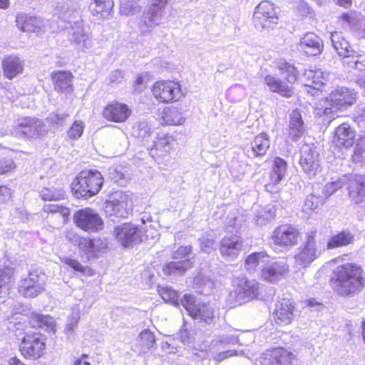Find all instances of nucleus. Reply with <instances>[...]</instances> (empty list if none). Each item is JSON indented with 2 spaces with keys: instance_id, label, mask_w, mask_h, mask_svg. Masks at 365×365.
Wrapping results in <instances>:
<instances>
[{
  "instance_id": "aec40b11",
  "label": "nucleus",
  "mask_w": 365,
  "mask_h": 365,
  "mask_svg": "<svg viewBox=\"0 0 365 365\" xmlns=\"http://www.w3.org/2000/svg\"><path fill=\"white\" fill-rule=\"evenodd\" d=\"M66 238L73 245L78 246L82 252L87 255L88 259L91 257H94L98 252L104 247L103 242L98 238L81 237L72 232L67 233Z\"/></svg>"
},
{
  "instance_id": "864d4df0",
  "label": "nucleus",
  "mask_w": 365,
  "mask_h": 365,
  "mask_svg": "<svg viewBox=\"0 0 365 365\" xmlns=\"http://www.w3.org/2000/svg\"><path fill=\"white\" fill-rule=\"evenodd\" d=\"M43 209V211L47 213L59 214L62 223L66 222V219L70 214V211L67 207L60 206L57 204L45 205Z\"/></svg>"
},
{
  "instance_id": "c756f323",
  "label": "nucleus",
  "mask_w": 365,
  "mask_h": 365,
  "mask_svg": "<svg viewBox=\"0 0 365 365\" xmlns=\"http://www.w3.org/2000/svg\"><path fill=\"white\" fill-rule=\"evenodd\" d=\"M2 69L4 76L11 80L23 73L24 61L17 56H6L2 61Z\"/></svg>"
},
{
  "instance_id": "412c9836",
  "label": "nucleus",
  "mask_w": 365,
  "mask_h": 365,
  "mask_svg": "<svg viewBox=\"0 0 365 365\" xmlns=\"http://www.w3.org/2000/svg\"><path fill=\"white\" fill-rule=\"evenodd\" d=\"M71 23L81 17V4L78 0H61L55 9L54 16Z\"/></svg>"
},
{
  "instance_id": "13d9d810",
  "label": "nucleus",
  "mask_w": 365,
  "mask_h": 365,
  "mask_svg": "<svg viewBox=\"0 0 365 365\" xmlns=\"http://www.w3.org/2000/svg\"><path fill=\"white\" fill-rule=\"evenodd\" d=\"M138 337L139 344L144 349H149L152 348L155 342L153 334L148 329L142 331Z\"/></svg>"
},
{
  "instance_id": "4c0bfd02",
  "label": "nucleus",
  "mask_w": 365,
  "mask_h": 365,
  "mask_svg": "<svg viewBox=\"0 0 365 365\" xmlns=\"http://www.w3.org/2000/svg\"><path fill=\"white\" fill-rule=\"evenodd\" d=\"M153 133L152 125L145 120L139 121L133 126L132 135L150 148V138Z\"/></svg>"
},
{
  "instance_id": "603ef678",
  "label": "nucleus",
  "mask_w": 365,
  "mask_h": 365,
  "mask_svg": "<svg viewBox=\"0 0 365 365\" xmlns=\"http://www.w3.org/2000/svg\"><path fill=\"white\" fill-rule=\"evenodd\" d=\"M141 7L135 0H123L120 3V14L129 16L140 11Z\"/></svg>"
},
{
  "instance_id": "423d86ee",
  "label": "nucleus",
  "mask_w": 365,
  "mask_h": 365,
  "mask_svg": "<svg viewBox=\"0 0 365 365\" xmlns=\"http://www.w3.org/2000/svg\"><path fill=\"white\" fill-rule=\"evenodd\" d=\"M316 230H311L306 233L305 242L299 247L294 256L295 265L307 267L321 254L320 242L315 240Z\"/></svg>"
},
{
  "instance_id": "72a5a7b5",
  "label": "nucleus",
  "mask_w": 365,
  "mask_h": 365,
  "mask_svg": "<svg viewBox=\"0 0 365 365\" xmlns=\"http://www.w3.org/2000/svg\"><path fill=\"white\" fill-rule=\"evenodd\" d=\"M179 336L182 343L192 351V354L201 359L207 356L206 346L196 343L192 332L188 331L186 329H181Z\"/></svg>"
},
{
  "instance_id": "7c9ffc66",
  "label": "nucleus",
  "mask_w": 365,
  "mask_h": 365,
  "mask_svg": "<svg viewBox=\"0 0 365 365\" xmlns=\"http://www.w3.org/2000/svg\"><path fill=\"white\" fill-rule=\"evenodd\" d=\"M54 89L58 93H70L73 91L72 73L69 71H58L51 75Z\"/></svg>"
},
{
  "instance_id": "0eeeda50",
  "label": "nucleus",
  "mask_w": 365,
  "mask_h": 365,
  "mask_svg": "<svg viewBox=\"0 0 365 365\" xmlns=\"http://www.w3.org/2000/svg\"><path fill=\"white\" fill-rule=\"evenodd\" d=\"M180 302L182 306L193 319L207 324L213 322L214 308L211 305L200 303L195 296L189 294H185Z\"/></svg>"
},
{
  "instance_id": "8fccbe9b",
  "label": "nucleus",
  "mask_w": 365,
  "mask_h": 365,
  "mask_svg": "<svg viewBox=\"0 0 365 365\" xmlns=\"http://www.w3.org/2000/svg\"><path fill=\"white\" fill-rule=\"evenodd\" d=\"M353 53L350 57L343 59V64L348 69H354L359 71H365V58L360 55Z\"/></svg>"
},
{
  "instance_id": "0e129e2a",
  "label": "nucleus",
  "mask_w": 365,
  "mask_h": 365,
  "mask_svg": "<svg viewBox=\"0 0 365 365\" xmlns=\"http://www.w3.org/2000/svg\"><path fill=\"white\" fill-rule=\"evenodd\" d=\"M344 182L342 180L339 179L336 181L328 182L324 187V193L327 197L333 195L338 189L344 185Z\"/></svg>"
},
{
  "instance_id": "58836bf2",
  "label": "nucleus",
  "mask_w": 365,
  "mask_h": 365,
  "mask_svg": "<svg viewBox=\"0 0 365 365\" xmlns=\"http://www.w3.org/2000/svg\"><path fill=\"white\" fill-rule=\"evenodd\" d=\"M329 76V73L323 71L322 69L305 71L304 76L307 79L306 86L319 90L326 83Z\"/></svg>"
},
{
  "instance_id": "5701e85b",
  "label": "nucleus",
  "mask_w": 365,
  "mask_h": 365,
  "mask_svg": "<svg viewBox=\"0 0 365 365\" xmlns=\"http://www.w3.org/2000/svg\"><path fill=\"white\" fill-rule=\"evenodd\" d=\"M294 355L283 348H277L263 354L256 361V365H292Z\"/></svg>"
},
{
  "instance_id": "2eb2a0df",
  "label": "nucleus",
  "mask_w": 365,
  "mask_h": 365,
  "mask_svg": "<svg viewBox=\"0 0 365 365\" xmlns=\"http://www.w3.org/2000/svg\"><path fill=\"white\" fill-rule=\"evenodd\" d=\"M45 276L38 271L29 272L28 277L20 281L19 292L24 297H36L45 290Z\"/></svg>"
},
{
  "instance_id": "a18cd8bd",
  "label": "nucleus",
  "mask_w": 365,
  "mask_h": 365,
  "mask_svg": "<svg viewBox=\"0 0 365 365\" xmlns=\"http://www.w3.org/2000/svg\"><path fill=\"white\" fill-rule=\"evenodd\" d=\"M173 138L168 133L160 132L158 133L156 140H152L150 147L152 150L155 149L162 153L169 152L173 147Z\"/></svg>"
},
{
  "instance_id": "6e6d98bb",
  "label": "nucleus",
  "mask_w": 365,
  "mask_h": 365,
  "mask_svg": "<svg viewBox=\"0 0 365 365\" xmlns=\"http://www.w3.org/2000/svg\"><path fill=\"white\" fill-rule=\"evenodd\" d=\"M43 200H59L64 197V192L61 189L43 188L40 193Z\"/></svg>"
},
{
  "instance_id": "393cba45",
  "label": "nucleus",
  "mask_w": 365,
  "mask_h": 365,
  "mask_svg": "<svg viewBox=\"0 0 365 365\" xmlns=\"http://www.w3.org/2000/svg\"><path fill=\"white\" fill-rule=\"evenodd\" d=\"M348 194L352 202L361 203L365 197V175H351L347 177Z\"/></svg>"
},
{
  "instance_id": "f704fd0d",
  "label": "nucleus",
  "mask_w": 365,
  "mask_h": 365,
  "mask_svg": "<svg viewBox=\"0 0 365 365\" xmlns=\"http://www.w3.org/2000/svg\"><path fill=\"white\" fill-rule=\"evenodd\" d=\"M113 0H91L89 10L93 16L106 19L113 12Z\"/></svg>"
},
{
  "instance_id": "09e8293b",
  "label": "nucleus",
  "mask_w": 365,
  "mask_h": 365,
  "mask_svg": "<svg viewBox=\"0 0 365 365\" xmlns=\"http://www.w3.org/2000/svg\"><path fill=\"white\" fill-rule=\"evenodd\" d=\"M238 342V336L232 333H225L217 336L211 342L212 347L217 351L230 344H235Z\"/></svg>"
},
{
  "instance_id": "5fc2aeb1",
  "label": "nucleus",
  "mask_w": 365,
  "mask_h": 365,
  "mask_svg": "<svg viewBox=\"0 0 365 365\" xmlns=\"http://www.w3.org/2000/svg\"><path fill=\"white\" fill-rule=\"evenodd\" d=\"M159 292L163 300L170 302L175 307H178L181 304V302H179L178 292L171 287H163L159 290Z\"/></svg>"
},
{
  "instance_id": "4be33fe9",
  "label": "nucleus",
  "mask_w": 365,
  "mask_h": 365,
  "mask_svg": "<svg viewBox=\"0 0 365 365\" xmlns=\"http://www.w3.org/2000/svg\"><path fill=\"white\" fill-rule=\"evenodd\" d=\"M296 312L295 304L292 300L282 299L275 304L273 319L279 325H288L296 317Z\"/></svg>"
},
{
  "instance_id": "7ed1b4c3",
  "label": "nucleus",
  "mask_w": 365,
  "mask_h": 365,
  "mask_svg": "<svg viewBox=\"0 0 365 365\" xmlns=\"http://www.w3.org/2000/svg\"><path fill=\"white\" fill-rule=\"evenodd\" d=\"M103 182V179L100 172L85 170L73 180L71 190L77 198L89 197L98 193Z\"/></svg>"
},
{
  "instance_id": "4468645a",
  "label": "nucleus",
  "mask_w": 365,
  "mask_h": 365,
  "mask_svg": "<svg viewBox=\"0 0 365 365\" xmlns=\"http://www.w3.org/2000/svg\"><path fill=\"white\" fill-rule=\"evenodd\" d=\"M104 210L110 217H126L131 210V199L123 192H115L105 202Z\"/></svg>"
},
{
  "instance_id": "f257e3e1",
  "label": "nucleus",
  "mask_w": 365,
  "mask_h": 365,
  "mask_svg": "<svg viewBox=\"0 0 365 365\" xmlns=\"http://www.w3.org/2000/svg\"><path fill=\"white\" fill-rule=\"evenodd\" d=\"M361 267L355 263L338 266L333 272L331 282L341 296L350 297L360 292L364 286Z\"/></svg>"
},
{
  "instance_id": "e2e57ef3",
  "label": "nucleus",
  "mask_w": 365,
  "mask_h": 365,
  "mask_svg": "<svg viewBox=\"0 0 365 365\" xmlns=\"http://www.w3.org/2000/svg\"><path fill=\"white\" fill-rule=\"evenodd\" d=\"M319 202V200L317 196L312 195H309L304 201L303 210L307 213L311 212L318 207Z\"/></svg>"
},
{
  "instance_id": "bf43d9fd",
  "label": "nucleus",
  "mask_w": 365,
  "mask_h": 365,
  "mask_svg": "<svg viewBox=\"0 0 365 365\" xmlns=\"http://www.w3.org/2000/svg\"><path fill=\"white\" fill-rule=\"evenodd\" d=\"M62 262L66 264L69 266L71 268L74 270L82 273L83 274L92 275L91 269L87 267H83L78 260L70 258L65 257L62 259Z\"/></svg>"
},
{
  "instance_id": "052dcab7",
  "label": "nucleus",
  "mask_w": 365,
  "mask_h": 365,
  "mask_svg": "<svg viewBox=\"0 0 365 365\" xmlns=\"http://www.w3.org/2000/svg\"><path fill=\"white\" fill-rule=\"evenodd\" d=\"M84 123L81 120H76L68 131V136L71 139H78L83 134Z\"/></svg>"
},
{
  "instance_id": "39448f33",
  "label": "nucleus",
  "mask_w": 365,
  "mask_h": 365,
  "mask_svg": "<svg viewBox=\"0 0 365 365\" xmlns=\"http://www.w3.org/2000/svg\"><path fill=\"white\" fill-rule=\"evenodd\" d=\"M170 0H151L150 6L145 10L138 22V28L142 34L151 33L160 25L165 16V9Z\"/></svg>"
},
{
  "instance_id": "f03ea898",
  "label": "nucleus",
  "mask_w": 365,
  "mask_h": 365,
  "mask_svg": "<svg viewBox=\"0 0 365 365\" xmlns=\"http://www.w3.org/2000/svg\"><path fill=\"white\" fill-rule=\"evenodd\" d=\"M356 98L357 93L354 89L338 86L327 98L321 100L316 108L315 113L320 116L324 115L329 118H334L338 110L353 105Z\"/></svg>"
},
{
  "instance_id": "2f4dec72",
  "label": "nucleus",
  "mask_w": 365,
  "mask_h": 365,
  "mask_svg": "<svg viewBox=\"0 0 365 365\" xmlns=\"http://www.w3.org/2000/svg\"><path fill=\"white\" fill-rule=\"evenodd\" d=\"M333 143L336 147L349 148L354 143V133L347 123H342L335 130Z\"/></svg>"
},
{
  "instance_id": "774afa93",
  "label": "nucleus",
  "mask_w": 365,
  "mask_h": 365,
  "mask_svg": "<svg viewBox=\"0 0 365 365\" xmlns=\"http://www.w3.org/2000/svg\"><path fill=\"white\" fill-rule=\"evenodd\" d=\"M191 250L192 247L190 245L181 246L176 251L173 252L172 257L173 259H181L190 254Z\"/></svg>"
},
{
  "instance_id": "79ce46f5",
  "label": "nucleus",
  "mask_w": 365,
  "mask_h": 365,
  "mask_svg": "<svg viewBox=\"0 0 365 365\" xmlns=\"http://www.w3.org/2000/svg\"><path fill=\"white\" fill-rule=\"evenodd\" d=\"M192 266V262L190 259L170 262L163 266V272L167 276H180L182 275Z\"/></svg>"
},
{
  "instance_id": "9b49d317",
  "label": "nucleus",
  "mask_w": 365,
  "mask_h": 365,
  "mask_svg": "<svg viewBox=\"0 0 365 365\" xmlns=\"http://www.w3.org/2000/svg\"><path fill=\"white\" fill-rule=\"evenodd\" d=\"M69 41L82 52H88L94 46L91 34L86 29L81 20L74 21L68 31Z\"/></svg>"
},
{
  "instance_id": "a211bd4d",
  "label": "nucleus",
  "mask_w": 365,
  "mask_h": 365,
  "mask_svg": "<svg viewBox=\"0 0 365 365\" xmlns=\"http://www.w3.org/2000/svg\"><path fill=\"white\" fill-rule=\"evenodd\" d=\"M289 271V267L284 260H276L269 257L266 265L262 268L260 274L264 281L275 283L285 277Z\"/></svg>"
},
{
  "instance_id": "20e7f679",
  "label": "nucleus",
  "mask_w": 365,
  "mask_h": 365,
  "mask_svg": "<svg viewBox=\"0 0 365 365\" xmlns=\"http://www.w3.org/2000/svg\"><path fill=\"white\" fill-rule=\"evenodd\" d=\"M232 285L234 289L230 293L228 300L234 307L254 299L259 294V283L255 279L250 280L246 277L235 278Z\"/></svg>"
},
{
  "instance_id": "de8ad7c7",
  "label": "nucleus",
  "mask_w": 365,
  "mask_h": 365,
  "mask_svg": "<svg viewBox=\"0 0 365 365\" xmlns=\"http://www.w3.org/2000/svg\"><path fill=\"white\" fill-rule=\"evenodd\" d=\"M277 68L282 75L284 76L288 83H294L297 80L299 73L292 64L280 60L277 63Z\"/></svg>"
},
{
  "instance_id": "9d476101",
  "label": "nucleus",
  "mask_w": 365,
  "mask_h": 365,
  "mask_svg": "<svg viewBox=\"0 0 365 365\" xmlns=\"http://www.w3.org/2000/svg\"><path fill=\"white\" fill-rule=\"evenodd\" d=\"M299 165L310 179L316 178L321 172L319 154L313 144L305 143L301 147Z\"/></svg>"
},
{
  "instance_id": "4d7b16f0",
  "label": "nucleus",
  "mask_w": 365,
  "mask_h": 365,
  "mask_svg": "<svg viewBox=\"0 0 365 365\" xmlns=\"http://www.w3.org/2000/svg\"><path fill=\"white\" fill-rule=\"evenodd\" d=\"M215 240V235L212 232L204 234L200 239L201 250L207 253L212 251L214 250Z\"/></svg>"
},
{
  "instance_id": "69168bd1",
  "label": "nucleus",
  "mask_w": 365,
  "mask_h": 365,
  "mask_svg": "<svg viewBox=\"0 0 365 365\" xmlns=\"http://www.w3.org/2000/svg\"><path fill=\"white\" fill-rule=\"evenodd\" d=\"M16 168L14 160L11 158H3L0 160V175L12 172Z\"/></svg>"
},
{
  "instance_id": "b1692460",
  "label": "nucleus",
  "mask_w": 365,
  "mask_h": 365,
  "mask_svg": "<svg viewBox=\"0 0 365 365\" xmlns=\"http://www.w3.org/2000/svg\"><path fill=\"white\" fill-rule=\"evenodd\" d=\"M131 115V110L126 104L112 102L103 109V116L108 120L115 123L125 122Z\"/></svg>"
},
{
  "instance_id": "680f3d73",
  "label": "nucleus",
  "mask_w": 365,
  "mask_h": 365,
  "mask_svg": "<svg viewBox=\"0 0 365 365\" xmlns=\"http://www.w3.org/2000/svg\"><path fill=\"white\" fill-rule=\"evenodd\" d=\"M365 135L362 136L354 148L352 155L353 161L359 163L364 158V153H365Z\"/></svg>"
},
{
  "instance_id": "ddd939ff",
  "label": "nucleus",
  "mask_w": 365,
  "mask_h": 365,
  "mask_svg": "<svg viewBox=\"0 0 365 365\" xmlns=\"http://www.w3.org/2000/svg\"><path fill=\"white\" fill-rule=\"evenodd\" d=\"M73 220L77 227L88 232H94L103 229V220L95 210L88 207L76 211Z\"/></svg>"
},
{
  "instance_id": "49530a36",
  "label": "nucleus",
  "mask_w": 365,
  "mask_h": 365,
  "mask_svg": "<svg viewBox=\"0 0 365 365\" xmlns=\"http://www.w3.org/2000/svg\"><path fill=\"white\" fill-rule=\"evenodd\" d=\"M16 267L10 264L0 269V299L4 298L9 293V283L13 277ZM18 270V269L16 268Z\"/></svg>"
},
{
  "instance_id": "6e6552de",
  "label": "nucleus",
  "mask_w": 365,
  "mask_h": 365,
  "mask_svg": "<svg viewBox=\"0 0 365 365\" xmlns=\"http://www.w3.org/2000/svg\"><path fill=\"white\" fill-rule=\"evenodd\" d=\"M279 20L277 7L269 1H262L255 8L253 22L256 29L273 28Z\"/></svg>"
},
{
  "instance_id": "473e14b6",
  "label": "nucleus",
  "mask_w": 365,
  "mask_h": 365,
  "mask_svg": "<svg viewBox=\"0 0 365 365\" xmlns=\"http://www.w3.org/2000/svg\"><path fill=\"white\" fill-rule=\"evenodd\" d=\"M264 83L269 91L277 93L284 97H291L294 93L292 86L274 76L267 75L264 78Z\"/></svg>"
},
{
  "instance_id": "dca6fc26",
  "label": "nucleus",
  "mask_w": 365,
  "mask_h": 365,
  "mask_svg": "<svg viewBox=\"0 0 365 365\" xmlns=\"http://www.w3.org/2000/svg\"><path fill=\"white\" fill-rule=\"evenodd\" d=\"M114 235L116 240L125 247L138 244L143 240V229L132 223L116 226Z\"/></svg>"
},
{
  "instance_id": "3c124183",
  "label": "nucleus",
  "mask_w": 365,
  "mask_h": 365,
  "mask_svg": "<svg viewBox=\"0 0 365 365\" xmlns=\"http://www.w3.org/2000/svg\"><path fill=\"white\" fill-rule=\"evenodd\" d=\"M31 323L34 327H45L47 329L51 330H53L55 327V320L53 317L39 314H33Z\"/></svg>"
},
{
  "instance_id": "338daca9",
  "label": "nucleus",
  "mask_w": 365,
  "mask_h": 365,
  "mask_svg": "<svg viewBox=\"0 0 365 365\" xmlns=\"http://www.w3.org/2000/svg\"><path fill=\"white\" fill-rule=\"evenodd\" d=\"M235 355H237V352L235 350L220 351L214 356V360L217 362H220Z\"/></svg>"
},
{
  "instance_id": "a19ab883",
  "label": "nucleus",
  "mask_w": 365,
  "mask_h": 365,
  "mask_svg": "<svg viewBox=\"0 0 365 365\" xmlns=\"http://www.w3.org/2000/svg\"><path fill=\"white\" fill-rule=\"evenodd\" d=\"M304 133V122L301 113L293 110L290 114L289 135L292 140L297 141Z\"/></svg>"
},
{
  "instance_id": "c03bdc74",
  "label": "nucleus",
  "mask_w": 365,
  "mask_h": 365,
  "mask_svg": "<svg viewBox=\"0 0 365 365\" xmlns=\"http://www.w3.org/2000/svg\"><path fill=\"white\" fill-rule=\"evenodd\" d=\"M251 145L253 156L264 155L270 146L268 135L265 133H260L254 138Z\"/></svg>"
},
{
  "instance_id": "a878e982",
  "label": "nucleus",
  "mask_w": 365,
  "mask_h": 365,
  "mask_svg": "<svg viewBox=\"0 0 365 365\" xmlns=\"http://www.w3.org/2000/svg\"><path fill=\"white\" fill-rule=\"evenodd\" d=\"M287 171L286 161L279 157H276L273 160L272 168L270 172V182L265 185L266 190L269 192H277L278 188L276 186L282 180Z\"/></svg>"
},
{
  "instance_id": "ea45409f",
  "label": "nucleus",
  "mask_w": 365,
  "mask_h": 365,
  "mask_svg": "<svg viewBox=\"0 0 365 365\" xmlns=\"http://www.w3.org/2000/svg\"><path fill=\"white\" fill-rule=\"evenodd\" d=\"M162 124L181 125L185 121L181 112L173 106L165 107L160 113Z\"/></svg>"
},
{
  "instance_id": "1a4fd4ad",
  "label": "nucleus",
  "mask_w": 365,
  "mask_h": 365,
  "mask_svg": "<svg viewBox=\"0 0 365 365\" xmlns=\"http://www.w3.org/2000/svg\"><path fill=\"white\" fill-rule=\"evenodd\" d=\"M46 349L45 338L38 333L26 334L21 339L19 350L28 359L36 360L41 357Z\"/></svg>"
},
{
  "instance_id": "e433bc0d",
  "label": "nucleus",
  "mask_w": 365,
  "mask_h": 365,
  "mask_svg": "<svg viewBox=\"0 0 365 365\" xmlns=\"http://www.w3.org/2000/svg\"><path fill=\"white\" fill-rule=\"evenodd\" d=\"M269 257V256L265 252H253L246 258L245 267L250 272L259 270L261 274L262 268L266 265Z\"/></svg>"
},
{
  "instance_id": "c85d7f7f",
  "label": "nucleus",
  "mask_w": 365,
  "mask_h": 365,
  "mask_svg": "<svg viewBox=\"0 0 365 365\" xmlns=\"http://www.w3.org/2000/svg\"><path fill=\"white\" fill-rule=\"evenodd\" d=\"M298 49L308 56H317L322 53L323 45L322 40L314 33H307L301 38Z\"/></svg>"
},
{
  "instance_id": "bb28decb",
  "label": "nucleus",
  "mask_w": 365,
  "mask_h": 365,
  "mask_svg": "<svg viewBox=\"0 0 365 365\" xmlns=\"http://www.w3.org/2000/svg\"><path fill=\"white\" fill-rule=\"evenodd\" d=\"M47 24L48 21L25 14H20L16 16V26L24 32L46 31Z\"/></svg>"
},
{
  "instance_id": "c9c22d12",
  "label": "nucleus",
  "mask_w": 365,
  "mask_h": 365,
  "mask_svg": "<svg viewBox=\"0 0 365 365\" xmlns=\"http://www.w3.org/2000/svg\"><path fill=\"white\" fill-rule=\"evenodd\" d=\"M331 41L333 47L338 54L343 57V59L350 57L353 53H356L341 32L335 31L331 33Z\"/></svg>"
},
{
  "instance_id": "37998d69",
  "label": "nucleus",
  "mask_w": 365,
  "mask_h": 365,
  "mask_svg": "<svg viewBox=\"0 0 365 365\" xmlns=\"http://www.w3.org/2000/svg\"><path fill=\"white\" fill-rule=\"evenodd\" d=\"M353 234L348 230H343L334 235L327 245V249H335L340 247L347 246L354 242Z\"/></svg>"
},
{
  "instance_id": "f8f14e48",
  "label": "nucleus",
  "mask_w": 365,
  "mask_h": 365,
  "mask_svg": "<svg viewBox=\"0 0 365 365\" xmlns=\"http://www.w3.org/2000/svg\"><path fill=\"white\" fill-rule=\"evenodd\" d=\"M154 98L160 103L177 101L181 97L180 85L173 81H159L152 88Z\"/></svg>"
},
{
  "instance_id": "6ab92c4d",
  "label": "nucleus",
  "mask_w": 365,
  "mask_h": 365,
  "mask_svg": "<svg viewBox=\"0 0 365 365\" xmlns=\"http://www.w3.org/2000/svg\"><path fill=\"white\" fill-rule=\"evenodd\" d=\"M298 230L290 225H282L277 227L272 235V242L281 248H289L297 245Z\"/></svg>"
},
{
  "instance_id": "cd10ccee",
  "label": "nucleus",
  "mask_w": 365,
  "mask_h": 365,
  "mask_svg": "<svg viewBox=\"0 0 365 365\" xmlns=\"http://www.w3.org/2000/svg\"><path fill=\"white\" fill-rule=\"evenodd\" d=\"M243 246L242 238L237 235L225 237L221 240L220 252L223 257L235 259L240 253Z\"/></svg>"
},
{
  "instance_id": "f3484780",
  "label": "nucleus",
  "mask_w": 365,
  "mask_h": 365,
  "mask_svg": "<svg viewBox=\"0 0 365 365\" xmlns=\"http://www.w3.org/2000/svg\"><path fill=\"white\" fill-rule=\"evenodd\" d=\"M16 132L26 138H38L46 132V125L42 120L34 117H25L19 119Z\"/></svg>"
}]
</instances>
